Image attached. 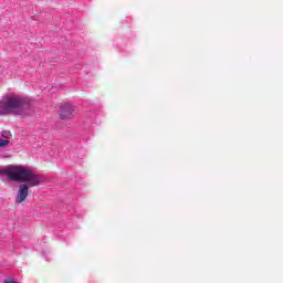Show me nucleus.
<instances>
[{"instance_id": "2", "label": "nucleus", "mask_w": 283, "mask_h": 283, "mask_svg": "<svg viewBox=\"0 0 283 283\" xmlns=\"http://www.w3.org/2000/svg\"><path fill=\"white\" fill-rule=\"evenodd\" d=\"M30 109V99L19 96H6L0 101V114H21Z\"/></svg>"}, {"instance_id": "5", "label": "nucleus", "mask_w": 283, "mask_h": 283, "mask_svg": "<svg viewBox=\"0 0 283 283\" xmlns=\"http://www.w3.org/2000/svg\"><path fill=\"white\" fill-rule=\"evenodd\" d=\"M2 136H3L4 138H8V136H10V133H9V132H4V133L2 134Z\"/></svg>"}, {"instance_id": "1", "label": "nucleus", "mask_w": 283, "mask_h": 283, "mask_svg": "<svg viewBox=\"0 0 283 283\" xmlns=\"http://www.w3.org/2000/svg\"><path fill=\"white\" fill-rule=\"evenodd\" d=\"M7 176L13 182H27L19 186L15 205H23L28 202V196H30V187H39L43 179L39 174L32 171L28 167L23 166H11L7 168H0V178Z\"/></svg>"}, {"instance_id": "3", "label": "nucleus", "mask_w": 283, "mask_h": 283, "mask_svg": "<svg viewBox=\"0 0 283 283\" xmlns=\"http://www.w3.org/2000/svg\"><path fill=\"white\" fill-rule=\"evenodd\" d=\"M76 116V107L70 103H64L61 105L60 118L61 120H70Z\"/></svg>"}, {"instance_id": "4", "label": "nucleus", "mask_w": 283, "mask_h": 283, "mask_svg": "<svg viewBox=\"0 0 283 283\" xmlns=\"http://www.w3.org/2000/svg\"><path fill=\"white\" fill-rule=\"evenodd\" d=\"M9 144H10V140H8V139H0V147H8Z\"/></svg>"}]
</instances>
